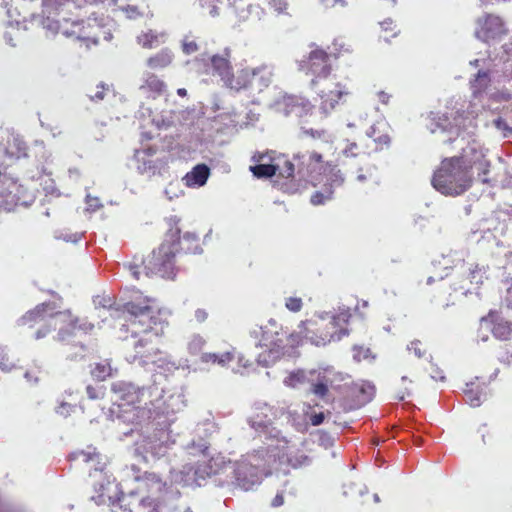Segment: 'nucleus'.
I'll return each instance as SVG.
<instances>
[{"label":"nucleus","instance_id":"obj_60","mask_svg":"<svg viewBox=\"0 0 512 512\" xmlns=\"http://www.w3.org/2000/svg\"><path fill=\"white\" fill-rule=\"evenodd\" d=\"M202 360L207 363H216L218 360V354L215 353H205L202 356Z\"/></svg>","mask_w":512,"mask_h":512},{"label":"nucleus","instance_id":"obj_33","mask_svg":"<svg viewBox=\"0 0 512 512\" xmlns=\"http://www.w3.org/2000/svg\"><path fill=\"white\" fill-rule=\"evenodd\" d=\"M224 461L219 458H211L199 470L205 473L207 476L217 475L223 468Z\"/></svg>","mask_w":512,"mask_h":512},{"label":"nucleus","instance_id":"obj_12","mask_svg":"<svg viewBox=\"0 0 512 512\" xmlns=\"http://www.w3.org/2000/svg\"><path fill=\"white\" fill-rule=\"evenodd\" d=\"M477 24L476 36L484 42L500 38L507 33L502 18L497 15L487 14L479 18Z\"/></svg>","mask_w":512,"mask_h":512},{"label":"nucleus","instance_id":"obj_26","mask_svg":"<svg viewBox=\"0 0 512 512\" xmlns=\"http://www.w3.org/2000/svg\"><path fill=\"white\" fill-rule=\"evenodd\" d=\"M253 72L252 78V87H257L258 89H262L264 87H268L272 81V70L267 65H261L256 68H251Z\"/></svg>","mask_w":512,"mask_h":512},{"label":"nucleus","instance_id":"obj_29","mask_svg":"<svg viewBox=\"0 0 512 512\" xmlns=\"http://www.w3.org/2000/svg\"><path fill=\"white\" fill-rule=\"evenodd\" d=\"M323 173L328 177V181L331 186H340L344 182L343 175L341 171L337 169L336 165H333L330 162H326L322 167Z\"/></svg>","mask_w":512,"mask_h":512},{"label":"nucleus","instance_id":"obj_13","mask_svg":"<svg viewBox=\"0 0 512 512\" xmlns=\"http://www.w3.org/2000/svg\"><path fill=\"white\" fill-rule=\"evenodd\" d=\"M482 321L489 325V330L495 339L502 342L512 340V321L501 312L491 310L482 318Z\"/></svg>","mask_w":512,"mask_h":512},{"label":"nucleus","instance_id":"obj_57","mask_svg":"<svg viewBox=\"0 0 512 512\" xmlns=\"http://www.w3.org/2000/svg\"><path fill=\"white\" fill-rule=\"evenodd\" d=\"M324 418H325V417H324V414H323L322 412H320V413H316V414H314V415H312V416L310 417V423H311L313 426H318V425H320V424H322V423H323Z\"/></svg>","mask_w":512,"mask_h":512},{"label":"nucleus","instance_id":"obj_30","mask_svg":"<svg viewBox=\"0 0 512 512\" xmlns=\"http://www.w3.org/2000/svg\"><path fill=\"white\" fill-rule=\"evenodd\" d=\"M408 350L419 359L428 360L429 358H431V353L428 345L420 340L411 341L408 346Z\"/></svg>","mask_w":512,"mask_h":512},{"label":"nucleus","instance_id":"obj_61","mask_svg":"<svg viewBox=\"0 0 512 512\" xmlns=\"http://www.w3.org/2000/svg\"><path fill=\"white\" fill-rule=\"evenodd\" d=\"M309 161L314 163H322L323 157L320 153L313 151L309 154Z\"/></svg>","mask_w":512,"mask_h":512},{"label":"nucleus","instance_id":"obj_20","mask_svg":"<svg viewBox=\"0 0 512 512\" xmlns=\"http://www.w3.org/2000/svg\"><path fill=\"white\" fill-rule=\"evenodd\" d=\"M140 89L152 98L161 96L166 90L165 82L153 73H147Z\"/></svg>","mask_w":512,"mask_h":512},{"label":"nucleus","instance_id":"obj_54","mask_svg":"<svg viewBox=\"0 0 512 512\" xmlns=\"http://www.w3.org/2000/svg\"><path fill=\"white\" fill-rule=\"evenodd\" d=\"M344 154H346L347 156H358L360 154L358 145L356 143L349 144L345 148Z\"/></svg>","mask_w":512,"mask_h":512},{"label":"nucleus","instance_id":"obj_34","mask_svg":"<svg viewBox=\"0 0 512 512\" xmlns=\"http://www.w3.org/2000/svg\"><path fill=\"white\" fill-rule=\"evenodd\" d=\"M288 464L293 468H298L309 463L308 456L301 450L291 451L287 457Z\"/></svg>","mask_w":512,"mask_h":512},{"label":"nucleus","instance_id":"obj_11","mask_svg":"<svg viewBox=\"0 0 512 512\" xmlns=\"http://www.w3.org/2000/svg\"><path fill=\"white\" fill-rule=\"evenodd\" d=\"M153 406L152 400H147L136 405L128 404L127 407L118 406L114 412L124 423L137 426L149 422L154 417Z\"/></svg>","mask_w":512,"mask_h":512},{"label":"nucleus","instance_id":"obj_38","mask_svg":"<svg viewBox=\"0 0 512 512\" xmlns=\"http://www.w3.org/2000/svg\"><path fill=\"white\" fill-rule=\"evenodd\" d=\"M496 359L503 365L510 366L512 364V350L508 345H501L496 351Z\"/></svg>","mask_w":512,"mask_h":512},{"label":"nucleus","instance_id":"obj_14","mask_svg":"<svg viewBox=\"0 0 512 512\" xmlns=\"http://www.w3.org/2000/svg\"><path fill=\"white\" fill-rule=\"evenodd\" d=\"M54 305L49 302L41 303L33 309L27 311L18 321L19 326L24 328H35L36 326L47 322L55 316Z\"/></svg>","mask_w":512,"mask_h":512},{"label":"nucleus","instance_id":"obj_5","mask_svg":"<svg viewBox=\"0 0 512 512\" xmlns=\"http://www.w3.org/2000/svg\"><path fill=\"white\" fill-rule=\"evenodd\" d=\"M180 245V230L171 228L163 242L141 261L147 276L174 279L177 273L176 255Z\"/></svg>","mask_w":512,"mask_h":512},{"label":"nucleus","instance_id":"obj_21","mask_svg":"<svg viewBox=\"0 0 512 512\" xmlns=\"http://www.w3.org/2000/svg\"><path fill=\"white\" fill-rule=\"evenodd\" d=\"M72 2L73 0H41L43 19L60 17L61 12Z\"/></svg>","mask_w":512,"mask_h":512},{"label":"nucleus","instance_id":"obj_3","mask_svg":"<svg viewBox=\"0 0 512 512\" xmlns=\"http://www.w3.org/2000/svg\"><path fill=\"white\" fill-rule=\"evenodd\" d=\"M473 163L466 159L465 151L458 156L444 158L434 171L431 184L445 196H459L473 184Z\"/></svg>","mask_w":512,"mask_h":512},{"label":"nucleus","instance_id":"obj_55","mask_svg":"<svg viewBox=\"0 0 512 512\" xmlns=\"http://www.w3.org/2000/svg\"><path fill=\"white\" fill-rule=\"evenodd\" d=\"M481 270L478 268V266H475L473 270L470 271V282H475L476 284L482 282V276L480 275Z\"/></svg>","mask_w":512,"mask_h":512},{"label":"nucleus","instance_id":"obj_51","mask_svg":"<svg viewBox=\"0 0 512 512\" xmlns=\"http://www.w3.org/2000/svg\"><path fill=\"white\" fill-rule=\"evenodd\" d=\"M86 392H87L88 398L91 400L100 399V398H103V396H104V390L97 389L91 385L87 386Z\"/></svg>","mask_w":512,"mask_h":512},{"label":"nucleus","instance_id":"obj_52","mask_svg":"<svg viewBox=\"0 0 512 512\" xmlns=\"http://www.w3.org/2000/svg\"><path fill=\"white\" fill-rule=\"evenodd\" d=\"M331 194L332 192L330 191L329 192V195L325 196L323 193L321 192H315L312 196H311V203L313 205H320V204H323L325 202L326 199H329L331 197Z\"/></svg>","mask_w":512,"mask_h":512},{"label":"nucleus","instance_id":"obj_25","mask_svg":"<svg viewBox=\"0 0 512 512\" xmlns=\"http://www.w3.org/2000/svg\"><path fill=\"white\" fill-rule=\"evenodd\" d=\"M369 136L377 144V148L380 149L389 146L391 142L389 127L385 123H377L371 126Z\"/></svg>","mask_w":512,"mask_h":512},{"label":"nucleus","instance_id":"obj_42","mask_svg":"<svg viewBox=\"0 0 512 512\" xmlns=\"http://www.w3.org/2000/svg\"><path fill=\"white\" fill-rule=\"evenodd\" d=\"M158 42L157 35L149 32L144 33L141 36L138 37V43L146 49H151L155 47L156 43Z\"/></svg>","mask_w":512,"mask_h":512},{"label":"nucleus","instance_id":"obj_40","mask_svg":"<svg viewBox=\"0 0 512 512\" xmlns=\"http://www.w3.org/2000/svg\"><path fill=\"white\" fill-rule=\"evenodd\" d=\"M284 305L290 312L298 313L302 310L304 304L301 297L289 296L285 298Z\"/></svg>","mask_w":512,"mask_h":512},{"label":"nucleus","instance_id":"obj_9","mask_svg":"<svg viewBox=\"0 0 512 512\" xmlns=\"http://www.w3.org/2000/svg\"><path fill=\"white\" fill-rule=\"evenodd\" d=\"M114 395L113 403L118 406L136 405L143 401L151 400V393L145 387H138L132 383L123 381L115 382L111 386Z\"/></svg>","mask_w":512,"mask_h":512},{"label":"nucleus","instance_id":"obj_48","mask_svg":"<svg viewBox=\"0 0 512 512\" xmlns=\"http://www.w3.org/2000/svg\"><path fill=\"white\" fill-rule=\"evenodd\" d=\"M493 124L494 126L498 129V130H501L503 132V135L505 137L509 136L510 134H512V128H510L506 122L505 119H503L502 117H498L497 119H495L493 121Z\"/></svg>","mask_w":512,"mask_h":512},{"label":"nucleus","instance_id":"obj_59","mask_svg":"<svg viewBox=\"0 0 512 512\" xmlns=\"http://www.w3.org/2000/svg\"><path fill=\"white\" fill-rule=\"evenodd\" d=\"M208 317V313L204 309H197L195 311V318L198 322H204Z\"/></svg>","mask_w":512,"mask_h":512},{"label":"nucleus","instance_id":"obj_53","mask_svg":"<svg viewBox=\"0 0 512 512\" xmlns=\"http://www.w3.org/2000/svg\"><path fill=\"white\" fill-rule=\"evenodd\" d=\"M233 354L231 352H225V353H222V354H218V360L216 361V363L224 366L228 363H230L232 360H233Z\"/></svg>","mask_w":512,"mask_h":512},{"label":"nucleus","instance_id":"obj_24","mask_svg":"<svg viewBox=\"0 0 512 512\" xmlns=\"http://www.w3.org/2000/svg\"><path fill=\"white\" fill-rule=\"evenodd\" d=\"M173 53L170 49L164 48L153 56H150L146 64L149 68L157 70L170 66L173 62Z\"/></svg>","mask_w":512,"mask_h":512},{"label":"nucleus","instance_id":"obj_7","mask_svg":"<svg viewBox=\"0 0 512 512\" xmlns=\"http://www.w3.org/2000/svg\"><path fill=\"white\" fill-rule=\"evenodd\" d=\"M332 58L336 59L337 55L321 48H315L298 61V67L301 72L313 76L311 80L312 86H318L321 82L327 80L331 74Z\"/></svg>","mask_w":512,"mask_h":512},{"label":"nucleus","instance_id":"obj_4","mask_svg":"<svg viewBox=\"0 0 512 512\" xmlns=\"http://www.w3.org/2000/svg\"><path fill=\"white\" fill-rule=\"evenodd\" d=\"M351 317L349 310H342L334 315L326 314L316 319L301 321L300 333H304L302 337L309 339L317 346L326 345L348 335Z\"/></svg>","mask_w":512,"mask_h":512},{"label":"nucleus","instance_id":"obj_23","mask_svg":"<svg viewBox=\"0 0 512 512\" xmlns=\"http://www.w3.org/2000/svg\"><path fill=\"white\" fill-rule=\"evenodd\" d=\"M264 159V154L254 155L253 160L258 162L254 166H250V171L256 178H271L277 174L279 169L278 165L274 164H262L260 163Z\"/></svg>","mask_w":512,"mask_h":512},{"label":"nucleus","instance_id":"obj_62","mask_svg":"<svg viewBox=\"0 0 512 512\" xmlns=\"http://www.w3.org/2000/svg\"><path fill=\"white\" fill-rule=\"evenodd\" d=\"M378 100L382 103V104H388L389 103V100H390V95L387 94L386 92L384 91H380L378 93Z\"/></svg>","mask_w":512,"mask_h":512},{"label":"nucleus","instance_id":"obj_1","mask_svg":"<svg viewBox=\"0 0 512 512\" xmlns=\"http://www.w3.org/2000/svg\"><path fill=\"white\" fill-rule=\"evenodd\" d=\"M151 299L145 298L144 303L128 302L124 305L127 313L126 331H131L132 336L142 335L134 342V353L130 355V361H138L141 364L155 363L161 353V337L151 330L153 323V308L149 304Z\"/></svg>","mask_w":512,"mask_h":512},{"label":"nucleus","instance_id":"obj_16","mask_svg":"<svg viewBox=\"0 0 512 512\" xmlns=\"http://www.w3.org/2000/svg\"><path fill=\"white\" fill-rule=\"evenodd\" d=\"M285 114L294 115L298 118H304L312 114L315 105H313L308 99L290 96L284 100Z\"/></svg>","mask_w":512,"mask_h":512},{"label":"nucleus","instance_id":"obj_2","mask_svg":"<svg viewBox=\"0 0 512 512\" xmlns=\"http://www.w3.org/2000/svg\"><path fill=\"white\" fill-rule=\"evenodd\" d=\"M256 341V346L263 351L258 355V362L264 366L275 363L285 355H292L302 343L300 332L289 333L277 321L271 319L251 332Z\"/></svg>","mask_w":512,"mask_h":512},{"label":"nucleus","instance_id":"obj_46","mask_svg":"<svg viewBox=\"0 0 512 512\" xmlns=\"http://www.w3.org/2000/svg\"><path fill=\"white\" fill-rule=\"evenodd\" d=\"M311 391L315 395L323 398L328 394V391H329L328 384H327V382L319 381L312 385Z\"/></svg>","mask_w":512,"mask_h":512},{"label":"nucleus","instance_id":"obj_22","mask_svg":"<svg viewBox=\"0 0 512 512\" xmlns=\"http://www.w3.org/2000/svg\"><path fill=\"white\" fill-rule=\"evenodd\" d=\"M210 175V169L205 164L196 165L188 172L184 180L188 186H203Z\"/></svg>","mask_w":512,"mask_h":512},{"label":"nucleus","instance_id":"obj_44","mask_svg":"<svg viewBox=\"0 0 512 512\" xmlns=\"http://www.w3.org/2000/svg\"><path fill=\"white\" fill-rule=\"evenodd\" d=\"M268 5L277 14H285L288 9L286 0H268Z\"/></svg>","mask_w":512,"mask_h":512},{"label":"nucleus","instance_id":"obj_49","mask_svg":"<svg viewBox=\"0 0 512 512\" xmlns=\"http://www.w3.org/2000/svg\"><path fill=\"white\" fill-rule=\"evenodd\" d=\"M199 1L203 8L208 9V12L210 15H212V16L218 15L217 3H219L220 0H199Z\"/></svg>","mask_w":512,"mask_h":512},{"label":"nucleus","instance_id":"obj_19","mask_svg":"<svg viewBox=\"0 0 512 512\" xmlns=\"http://www.w3.org/2000/svg\"><path fill=\"white\" fill-rule=\"evenodd\" d=\"M252 78L253 72L250 67H247L237 71L236 74L232 72L224 85L230 89L239 91L252 87Z\"/></svg>","mask_w":512,"mask_h":512},{"label":"nucleus","instance_id":"obj_18","mask_svg":"<svg viewBox=\"0 0 512 512\" xmlns=\"http://www.w3.org/2000/svg\"><path fill=\"white\" fill-rule=\"evenodd\" d=\"M237 22L241 24L255 25L264 14L263 9L259 5L247 4L244 6H236Z\"/></svg>","mask_w":512,"mask_h":512},{"label":"nucleus","instance_id":"obj_47","mask_svg":"<svg viewBox=\"0 0 512 512\" xmlns=\"http://www.w3.org/2000/svg\"><path fill=\"white\" fill-rule=\"evenodd\" d=\"M199 49L195 40L185 38L182 43V50L185 54L190 55L197 52Z\"/></svg>","mask_w":512,"mask_h":512},{"label":"nucleus","instance_id":"obj_31","mask_svg":"<svg viewBox=\"0 0 512 512\" xmlns=\"http://www.w3.org/2000/svg\"><path fill=\"white\" fill-rule=\"evenodd\" d=\"M353 390L355 394L361 397L362 402L370 401L375 393L374 385L369 382L355 384Z\"/></svg>","mask_w":512,"mask_h":512},{"label":"nucleus","instance_id":"obj_28","mask_svg":"<svg viewBox=\"0 0 512 512\" xmlns=\"http://www.w3.org/2000/svg\"><path fill=\"white\" fill-rule=\"evenodd\" d=\"M490 76L486 71H479L473 81H471V90L474 95L481 94L490 85Z\"/></svg>","mask_w":512,"mask_h":512},{"label":"nucleus","instance_id":"obj_35","mask_svg":"<svg viewBox=\"0 0 512 512\" xmlns=\"http://www.w3.org/2000/svg\"><path fill=\"white\" fill-rule=\"evenodd\" d=\"M248 423L256 431H265L271 425V420L267 415L255 414L249 418Z\"/></svg>","mask_w":512,"mask_h":512},{"label":"nucleus","instance_id":"obj_43","mask_svg":"<svg viewBox=\"0 0 512 512\" xmlns=\"http://www.w3.org/2000/svg\"><path fill=\"white\" fill-rule=\"evenodd\" d=\"M277 172L278 176L282 178H292L294 176L295 166L291 161L285 160L283 167H279Z\"/></svg>","mask_w":512,"mask_h":512},{"label":"nucleus","instance_id":"obj_64","mask_svg":"<svg viewBox=\"0 0 512 512\" xmlns=\"http://www.w3.org/2000/svg\"><path fill=\"white\" fill-rule=\"evenodd\" d=\"M367 307H368V302L362 300L361 302L357 303V305L355 307V311L358 312L360 310V308H367Z\"/></svg>","mask_w":512,"mask_h":512},{"label":"nucleus","instance_id":"obj_37","mask_svg":"<svg viewBox=\"0 0 512 512\" xmlns=\"http://www.w3.org/2000/svg\"><path fill=\"white\" fill-rule=\"evenodd\" d=\"M380 28L383 32V38L388 41L390 37H395L399 33L397 29V25L394 23L392 19H385L380 22Z\"/></svg>","mask_w":512,"mask_h":512},{"label":"nucleus","instance_id":"obj_36","mask_svg":"<svg viewBox=\"0 0 512 512\" xmlns=\"http://www.w3.org/2000/svg\"><path fill=\"white\" fill-rule=\"evenodd\" d=\"M251 469H252L251 467L244 464V465H239L237 467V469L235 470V476H236V481H237L238 485L243 487L246 490L249 489L255 483V481L253 479H247L246 477H242V475L246 474Z\"/></svg>","mask_w":512,"mask_h":512},{"label":"nucleus","instance_id":"obj_10","mask_svg":"<svg viewBox=\"0 0 512 512\" xmlns=\"http://www.w3.org/2000/svg\"><path fill=\"white\" fill-rule=\"evenodd\" d=\"M55 329L59 327L57 338L61 342H69L78 333H86L93 329L90 323H80V319L73 316L70 311L56 312L53 318Z\"/></svg>","mask_w":512,"mask_h":512},{"label":"nucleus","instance_id":"obj_8","mask_svg":"<svg viewBox=\"0 0 512 512\" xmlns=\"http://www.w3.org/2000/svg\"><path fill=\"white\" fill-rule=\"evenodd\" d=\"M317 89L316 106L324 116L337 111L338 108L346 103L350 92L340 82L325 80L318 86H312Z\"/></svg>","mask_w":512,"mask_h":512},{"label":"nucleus","instance_id":"obj_6","mask_svg":"<svg viewBox=\"0 0 512 512\" xmlns=\"http://www.w3.org/2000/svg\"><path fill=\"white\" fill-rule=\"evenodd\" d=\"M42 24L45 29L53 34H61L66 38H71L83 42L87 48L98 44V26L92 25L90 19L77 20L69 17L44 18Z\"/></svg>","mask_w":512,"mask_h":512},{"label":"nucleus","instance_id":"obj_17","mask_svg":"<svg viewBox=\"0 0 512 512\" xmlns=\"http://www.w3.org/2000/svg\"><path fill=\"white\" fill-rule=\"evenodd\" d=\"M213 75H218L225 83L232 73V65L230 62V51L225 49L224 54H216L210 58Z\"/></svg>","mask_w":512,"mask_h":512},{"label":"nucleus","instance_id":"obj_15","mask_svg":"<svg viewBox=\"0 0 512 512\" xmlns=\"http://www.w3.org/2000/svg\"><path fill=\"white\" fill-rule=\"evenodd\" d=\"M465 126L464 112L459 110H451L450 112L438 113L432 118L431 131L437 129L442 131H460Z\"/></svg>","mask_w":512,"mask_h":512},{"label":"nucleus","instance_id":"obj_50","mask_svg":"<svg viewBox=\"0 0 512 512\" xmlns=\"http://www.w3.org/2000/svg\"><path fill=\"white\" fill-rule=\"evenodd\" d=\"M108 91V86L104 84H100L97 86V90L94 94L90 95L91 100L93 101H101L105 98L106 92Z\"/></svg>","mask_w":512,"mask_h":512},{"label":"nucleus","instance_id":"obj_39","mask_svg":"<svg viewBox=\"0 0 512 512\" xmlns=\"http://www.w3.org/2000/svg\"><path fill=\"white\" fill-rule=\"evenodd\" d=\"M305 381V373L303 371L291 372L285 379L284 384L291 388H296Z\"/></svg>","mask_w":512,"mask_h":512},{"label":"nucleus","instance_id":"obj_63","mask_svg":"<svg viewBox=\"0 0 512 512\" xmlns=\"http://www.w3.org/2000/svg\"><path fill=\"white\" fill-rule=\"evenodd\" d=\"M507 301H508L509 307L512 308V281H511L510 286L507 288Z\"/></svg>","mask_w":512,"mask_h":512},{"label":"nucleus","instance_id":"obj_27","mask_svg":"<svg viewBox=\"0 0 512 512\" xmlns=\"http://www.w3.org/2000/svg\"><path fill=\"white\" fill-rule=\"evenodd\" d=\"M413 392V381L406 376H403L399 382L393 386L394 398L403 401L407 397H410Z\"/></svg>","mask_w":512,"mask_h":512},{"label":"nucleus","instance_id":"obj_45","mask_svg":"<svg viewBox=\"0 0 512 512\" xmlns=\"http://www.w3.org/2000/svg\"><path fill=\"white\" fill-rule=\"evenodd\" d=\"M467 402L472 407H478L481 404V397L478 393H475L472 389H466L464 391Z\"/></svg>","mask_w":512,"mask_h":512},{"label":"nucleus","instance_id":"obj_56","mask_svg":"<svg viewBox=\"0 0 512 512\" xmlns=\"http://www.w3.org/2000/svg\"><path fill=\"white\" fill-rule=\"evenodd\" d=\"M129 270L134 279H136V280L140 279L141 272L139 270V265H138V263H136V261L129 264Z\"/></svg>","mask_w":512,"mask_h":512},{"label":"nucleus","instance_id":"obj_32","mask_svg":"<svg viewBox=\"0 0 512 512\" xmlns=\"http://www.w3.org/2000/svg\"><path fill=\"white\" fill-rule=\"evenodd\" d=\"M112 374L111 364L108 361L96 363L94 368L91 370V375L99 380L104 381Z\"/></svg>","mask_w":512,"mask_h":512},{"label":"nucleus","instance_id":"obj_58","mask_svg":"<svg viewBox=\"0 0 512 512\" xmlns=\"http://www.w3.org/2000/svg\"><path fill=\"white\" fill-rule=\"evenodd\" d=\"M272 506L273 507H280L284 504V495L283 492H279L275 495V497L272 500Z\"/></svg>","mask_w":512,"mask_h":512},{"label":"nucleus","instance_id":"obj_41","mask_svg":"<svg viewBox=\"0 0 512 512\" xmlns=\"http://www.w3.org/2000/svg\"><path fill=\"white\" fill-rule=\"evenodd\" d=\"M53 318L54 317L49 319L47 322L40 324V328H38L34 334V338L36 340L46 337L52 330H55Z\"/></svg>","mask_w":512,"mask_h":512}]
</instances>
